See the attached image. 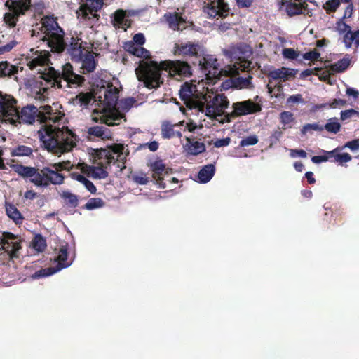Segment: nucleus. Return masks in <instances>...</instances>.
Here are the masks:
<instances>
[{
  "label": "nucleus",
  "mask_w": 359,
  "mask_h": 359,
  "mask_svg": "<svg viewBox=\"0 0 359 359\" xmlns=\"http://www.w3.org/2000/svg\"><path fill=\"white\" fill-rule=\"evenodd\" d=\"M16 100L10 95L0 96V116L6 122L13 125L17 123L32 124L36 117L44 125L39 131V136L44 147L52 154L60 156L69 152L76 146V135L67 127L53 126L58 123L64 116L59 111L57 104L53 106L45 105L38 109L34 105L24 107L20 111L15 107Z\"/></svg>",
  "instance_id": "nucleus-1"
},
{
  "label": "nucleus",
  "mask_w": 359,
  "mask_h": 359,
  "mask_svg": "<svg viewBox=\"0 0 359 359\" xmlns=\"http://www.w3.org/2000/svg\"><path fill=\"white\" fill-rule=\"evenodd\" d=\"M49 53L46 51H36L27 63L31 69H36L42 74L41 77L52 86L67 91L68 88H77L81 86L85 79L83 76L76 74L69 63L62 66L61 70L50 67L47 74H42V68L48 65Z\"/></svg>",
  "instance_id": "nucleus-2"
},
{
  "label": "nucleus",
  "mask_w": 359,
  "mask_h": 359,
  "mask_svg": "<svg viewBox=\"0 0 359 359\" xmlns=\"http://www.w3.org/2000/svg\"><path fill=\"white\" fill-rule=\"evenodd\" d=\"M223 54L232 60H236L233 64L228 65L223 69H219L217 60L210 55H202L198 60V65L208 74H224L225 76L235 75L238 73V69H248L250 67L252 62L247 58L251 55V50L248 46H231L228 48L222 50Z\"/></svg>",
  "instance_id": "nucleus-3"
},
{
  "label": "nucleus",
  "mask_w": 359,
  "mask_h": 359,
  "mask_svg": "<svg viewBox=\"0 0 359 359\" xmlns=\"http://www.w3.org/2000/svg\"><path fill=\"white\" fill-rule=\"evenodd\" d=\"M165 70L170 76H179L188 77L191 75L190 65L180 60H165L158 63L149 61L142 64V73H138L140 78L144 79V87L152 89L157 88L163 83L161 72Z\"/></svg>",
  "instance_id": "nucleus-4"
},
{
  "label": "nucleus",
  "mask_w": 359,
  "mask_h": 359,
  "mask_svg": "<svg viewBox=\"0 0 359 359\" xmlns=\"http://www.w3.org/2000/svg\"><path fill=\"white\" fill-rule=\"evenodd\" d=\"M118 90L112 85L102 86L99 90L97 102L99 108L94 110L104 124L111 126L118 125L123 119V115L115 107L118 99Z\"/></svg>",
  "instance_id": "nucleus-5"
},
{
  "label": "nucleus",
  "mask_w": 359,
  "mask_h": 359,
  "mask_svg": "<svg viewBox=\"0 0 359 359\" xmlns=\"http://www.w3.org/2000/svg\"><path fill=\"white\" fill-rule=\"evenodd\" d=\"M50 167H43L41 169L34 167L19 165L16 172L25 179L40 188H46L50 184L60 185L64 182V177L58 171L65 169L63 163H58Z\"/></svg>",
  "instance_id": "nucleus-6"
},
{
  "label": "nucleus",
  "mask_w": 359,
  "mask_h": 359,
  "mask_svg": "<svg viewBox=\"0 0 359 359\" xmlns=\"http://www.w3.org/2000/svg\"><path fill=\"white\" fill-rule=\"evenodd\" d=\"M34 34L37 31L36 36L46 42L51 51L60 53L64 50V32L53 17L46 16L42 18L41 27L32 30Z\"/></svg>",
  "instance_id": "nucleus-7"
},
{
  "label": "nucleus",
  "mask_w": 359,
  "mask_h": 359,
  "mask_svg": "<svg viewBox=\"0 0 359 359\" xmlns=\"http://www.w3.org/2000/svg\"><path fill=\"white\" fill-rule=\"evenodd\" d=\"M201 97V104L197 111L221 123V121H224L229 114L225 113L229 104L226 96L206 89L204 96Z\"/></svg>",
  "instance_id": "nucleus-8"
},
{
  "label": "nucleus",
  "mask_w": 359,
  "mask_h": 359,
  "mask_svg": "<svg viewBox=\"0 0 359 359\" xmlns=\"http://www.w3.org/2000/svg\"><path fill=\"white\" fill-rule=\"evenodd\" d=\"M128 155V149L122 144H116L111 148L100 149L95 151V161L104 162L106 165L114 162L118 163L121 170L125 168L124 162Z\"/></svg>",
  "instance_id": "nucleus-9"
},
{
  "label": "nucleus",
  "mask_w": 359,
  "mask_h": 359,
  "mask_svg": "<svg viewBox=\"0 0 359 359\" xmlns=\"http://www.w3.org/2000/svg\"><path fill=\"white\" fill-rule=\"evenodd\" d=\"M81 5L76 11L80 22L93 27L98 20V10L102 7V0H80Z\"/></svg>",
  "instance_id": "nucleus-10"
},
{
  "label": "nucleus",
  "mask_w": 359,
  "mask_h": 359,
  "mask_svg": "<svg viewBox=\"0 0 359 359\" xmlns=\"http://www.w3.org/2000/svg\"><path fill=\"white\" fill-rule=\"evenodd\" d=\"M259 96L257 95L255 100H247L233 103V111L229 113L224 121H221V123H229L235 117L247 116L261 111L262 105L257 102Z\"/></svg>",
  "instance_id": "nucleus-11"
},
{
  "label": "nucleus",
  "mask_w": 359,
  "mask_h": 359,
  "mask_svg": "<svg viewBox=\"0 0 359 359\" xmlns=\"http://www.w3.org/2000/svg\"><path fill=\"white\" fill-rule=\"evenodd\" d=\"M205 90H198L196 85L185 82L181 86L180 97L189 109H198L201 104V97L204 96Z\"/></svg>",
  "instance_id": "nucleus-12"
},
{
  "label": "nucleus",
  "mask_w": 359,
  "mask_h": 359,
  "mask_svg": "<svg viewBox=\"0 0 359 359\" xmlns=\"http://www.w3.org/2000/svg\"><path fill=\"white\" fill-rule=\"evenodd\" d=\"M6 6L8 7V13L4 16V22L10 27H14L18 17L25 13L30 6V0H7Z\"/></svg>",
  "instance_id": "nucleus-13"
},
{
  "label": "nucleus",
  "mask_w": 359,
  "mask_h": 359,
  "mask_svg": "<svg viewBox=\"0 0 359 359\" xmlns=\"http://www.w3.org/2000/svg\"><path fill=\"white\" fill-rule=\"evenodd\" d=\"M209 18H225L229 13V7L224 0H208L203 8Z\"/></svg>",
  "instance_id": "nucleus-14"
},
{
  "label": "nucleus",
  "mask_w": 359,
  "mask_h": 359,
  "mask_svg": "<svg viewBox=\"0 0 359 359\" xmlns=\"http://www.w3.org/2000/svg\"><path fill=\"white\" fill-rule=\"evenodd\" d=\"M204 53L203 46L198 43H182L175 46V54L178 55L200 58Z\"/></svg>",
  "instance_id": "nucleus-15"
},
{
  "label": "nucleus",
  "mask_w": 359,
  "mask_h": 359,
  "mask_svg": "<svg viewBox=\"0 0 359 359\" xmlns=\"http://www.w3.org/2000/svg\"><path fill=\"white\" fill-rule=\"evenodd\" d=\"M15 238L16 236L14 234L5 232L0 240L1 248L8 252L11 259L18 257V252L21 249V245L19 242L13 241Z\"/></svg>",
  "instance_id": "nucleus-16"
},
{
  "label": "nucleus",
  "mask_w": 359,
  "mask_h": 359,
  "mask_svg": "<svg viewBox=\"0 0 359 359\" xmlns=\"http://www.w3.org/2000/svg\"><path fill=\"white\" fill-rule=\"evenodd\" d=\"M252 68H253L252 62L250 67H249L248 69H242L241 68H240L238 69V73L237 74L230 76L231 78L229 79L226 80L223 83L224 88H228L230 87L235 88H239V89L251 88L252 87V83H251L252 76H250L247 78H243V77H236V76L239 74L240 71L241 72H245V71L248 72V71H250Z\"/></svg>",
  "instance_id": "nucleus-17"
},
{
  "label": "nucleus",
  "mask_w": 359,
  "mask_h": 359,
  "mask_svg": "<svg viewBox=\"0 0 359 359\" xmlns=\"http://www.w3.org/2000/svg\"><path fill=\"white\" fill-rule=\"evenodd\" d=\"M277 3L280 8L285 6V11L290 16L301 14L304 8L302 0H277Z\"/></svg>",
  "instance_id": "nucleus-18"
},
{
  "label": "nucleus",
  "mask_w": 359,
  "mask_h": 359,
  "mask_svg": "<svg viewBox=\"0 0 359 359\" xmlns=\"http://www.w3.org/2000/svg\"><path fill=\"white\" fill-rule=\"evenodd\" d=\"M151 168L153 172V177L156 180V184L159 188H165V183L162 180L163 176L168 173L165 164L162 161H156L151 165Z\"/></svg>",
  "instance_id": "nucleus-19"
},
{
  "label": "nucleus",
  "mask_w": 359,
  "mask_h": 359,
  "mask_svg": "<svg viewBox=\"0 0 359 359\" xmlns=\"http://www.w3.org/2000/svg\"><path fill=\"white\" fill-rule=\"evenodd\" d=\"M68 248L69 245L67 243H64L60 245L58 255L55 257V262L57 266H54L57 271L67 268L72 264V261H68Z\"/></svg>",
  "instance_id": "nucleus-20"
},
{
  "label": "nucleus",
  "mask_w": 359,
  "mask_h": 359,
  "mask_svg": "<svg viewBox=\"0 0 359 359\" xmlns=\"http://www.w3.org/2000/svg\"><path fill=\"white\" fill-rule=\"evenodd\" d=\"M186 140L184 149L188 154L196 156L205 150V146L203 142L196 141L190 137H187Z\"/></svg>",
  "instance_id": "nucleus-21"
},
{
  "label": "nucleus",
  "mask_w": 359,
  "mask_h": 359,
  "mask_svg": "<svg viewBox=\"0 0 359 359\" xmlns=\"http://www.w3.org/2000/svg\"><path fill=\"white\" fill-rule=\"evenodd\" d=\"M108 165L104 162H97V165H89L86 167V172L94 179H105L108 176V172L104 170Z\"/></svg>",
  "instance_id": "nucleus-22"
},
{
  "label": "nucleus",
  "mask_w": 359,
  "mask_h": 359,
  "mask_svg": "<svg viewBox=\"0 0 359 359\" xmlns=\"http://www.w3.org/2000/svg\"><path fill=\"white\" fill-rule=\"evenodd\" d=\"M133 55L142 58V60H140L139 62V66L135 69V74L137 79L142 82L143 86H144V79L140 78V76H139V74L137 73H140V72H142V66L143 63L152 61L150 58V53L147 49L142 47V46H139Z\"/></svg>",
  "instance_id": "nucleus-23"
},
{
  "label": "nucleus",
  "mask_w": 359,
  "mask_h": 359,
  "mask_svg": "<svg viewBox=\"0 0 359 359\" xmlns=\"http://www.w3.org/2000/svg\"><path fill=\"white\" fill-rule=\"evenodd\" d=\"M80 62H81V68L82 69V72L83 74L93 72L96 67L94 55L90 52L85 51Z\"/></svg>",
  "instance_id": "nucleus-24"
},
{
  "label": "nucleus",
  "mask_w": 359,
  "mask_h": 359,
  "mask_svg": "<svg viewBox=\"0 0 359 359\" xmlns=\"http://www.w3.org/2000/svg\"><path fill=\"white\" fill-rule=\"evenodd\" d=\"M295 73L296 72L294 69L283 67L280 69H276L273 71H271L269 76L273 80H287L290 78L294 76Z\"/></svg>",
  "instance_id": "nucleus-25"
},
{
  "label": "nucleus",
  "mask_w": 359,
  "mask_h": 359,
  "mask_svg": "<svg viewBox=\"0 0 359 359\" xmlns=\"http://www.w3.org/2000/svg\"><path fill=\"white\" fill-rule=\"evenodd\" d=\"M84 50L82 49L81 43L79 41H72L67 47V52L71 56L72 60L75 62H80L81 59L84 55Z\"/></svg>",
  "instance_id": "nucleus-26"
},
{
  "label": "nucleus",
  "mask_w": 359,
  "mask_h": 359,
  "mask_svg": "<svg viewBox=\"0 0 359 359\" xmlns=\"http://www.w3.org/2000/svg\"><path fill=\"white\" fill-rule=\"evenodd\" d=\"M93 100L97 101L90 93H80L72 99V102L74 106H79L83 109L86 108Z\"/></svg>",
  "instance_id": "nucleus-27"
},
{
  "label": "nucleus",
  "mask_w": 359,
  "mask_h": 359,
  "mask_svg": "<svg viewBox=\"0 0 359 359\" xmlns=\"http://www.w3.org/2000/svg\"><path fill=\"white\" fill-rule=\"evenodd\" d=\"M88 133L90 136L101 138L102 140L109 139L111 137V131L104 126H95L88 129Z\"/></svg>",
  "instance_id": "nucleus-28"
},
{
  "label": "nucleus",
  "mask_w": 359,
  "mask_h": 359,
  "mask_svg": "<svg viewBox=\"0 0 359 359\" xmlns=\"http://www.w3.org/2000/svg\"><path fill=\"white\" fill-rule=\"evenodd\" d=\"M215 167L213 164H208L203 166L198 174V182L200 183L208 182L214 176Z\"/></svg>",
  "instance_id": "nucleus-29"
},
{
  "label": "nucleus",
  "mask_w": 359,
  "mask_h": 359,
  "mask_svg": "<svg viewBox=\"0 0 359 359\" xmlns=\"http://www.w3.org/2000/svg\"><path fill=\"white\" fill-rule=\"evenodd\" d=\"M164 18L168 23L170 28L174 30L182 29V25L184 24V21L182 18L179 16L177 13H165Z\"/></svg>",
  "instance_id": "nucleus-30"
},
{
  "label": "nucleus",
  "mask_w": 359,
  "mask_h": 359,
  "mask_svg": "<svg viewBox=\"0 0 359 359\" xmlns=\"http://www.w3.org/2000/svg\"><path fill=\"white\" fill-rule=\"evenodd\" d=\"M18 71V67L11 65L7 61L0 62V77H11Z\"/></svg>",
  "instance_id": "nucleus-31"
},
{
  "label": "nucleus",
  "mask_w": 359,
  "mask_h": 359,
  "mask_svg": "<svg viewBox=\"0 0 359 359\" xmlns=\"http://www.w3.org/2000/svg\"><path fill=\"white\" fill-rule=\"evenodd\" d=\"M6 212L8 217L16 224H20L22 222L23 218L21 213L13 204L6 203Z\"/></svg>",
  "instance_id": "nucleus-32"
},
{
  "label": "nucleus",
  "mask_w": 359,
  "mask_h": 359,
  "mask_svg": "<svg viewBox=\"0 0 359 359\" xmlns=\"http://www.w3.org/2000/svg\"><path fill=\"white\" fill-rule=\"evenodd\" d=\"M341 150V148H336L335 149L330 151H323V152L326 153L329 156L334 157V161L339 163L340 164H343L344 163L349 162L351 160V156L348 153L343 154H337L335 152L337 151Z\"/></svg>",
  "instance_id": "nucleus-33"
},
{
  "label": "nucleus",
  "mask_w": 359,
  "mask_h": 359,
  "mask_svg": "<svg viewBox=\"0 0 359 359\" xmlns=\"http://www.w3.org/2000/svg\"><path fill=\"white\" fill-rule=\"evenodd\" d=\"M33 149L25 145H18L11 150L12 156H29L32 154Z\"/></svg>",
  "instance_id": "nucleus-34"
},
{
  "label": "nucleus",
  "mask_w": 359,
  "mask_h": 359,
  "mask_svg": "<svg viewBox=\"0 0 359 359\" xmlns=\"http://www.w3.org/2000/svg\"><path fill=\"white\" fill-rule=\"evenodd\" d=\"M135 102V100L133 97H128L121 100L118 103V107L116 108L121 113L123 114V118L125 117L124 113L128 111Z\"/></svg>",
  "instance_id": "nucleus-35"
},
{
  "label": "nucleus",
  "mask_w": 359,
  "mask_h": 359,
  "mask_svg": "<svg viewBox=\"0 0 359 359\" xmlns=\"http://www.w3.org/2000/svg\"><path fill=\"white\" fill-rule=\"evenodd\" d=\"M341 128V124L338 121L337 118H331L327 121V123L323 126V130L325 129L327 132L336 134Z\"/></svg>",
  "instance_id": "nucleus-36"
},
{
  "label": "nucleus",
  "mask_w": 359,
  "mask_h": 359,
  "mask_svg": "<svg viewBox=\"0 0 359 359\" xmlns=\"http://www.w3.org/2000/svg\"><path fill=\"white\" fill-rule=\"evenodd\" d=\"M174 126V125H172L168 122H163L161 126L162 137L165 139H170L175 137Z\"/></svg>",
  "instance_id": "nucleus-37"
},
{
  "label": "nucleus",
  "mask_w": 359,
  "mask_h": 359,
  "mask_svg": "<svg viewBox=\"0 0 359 359\" xmlns=\"http://www.w3.org/2000/svg\"><path fill=\"white\" fill-rule=\"evenodd\" d=\"M344 41L346 48H350L353 42L355 43L357 46H359V30L352 32H350V34H345L344 37Z\"/></svg>",
  "instance_id": "nucleus-38"
},
{
  "label": "nucleus",
  "mask_w": 359,
  "mask_h": 359,
  "mask_svg": "<svg viewBox=\"0 0 359 359\" xmlns=\"http://www.w3.org/2000/svg\"><path fill=\"white\" fill-rule=\"evenodd\" d=\"M61 197L65 200L66 204L75 208L78 205L77 196L68 191H64L61 194Z\"/></svg>",
  "instance_id": "nucleus-39"
},
{
  "label": "nucleus",
  "mask_w": 359,
  "mask_h": 359,
  "mask_svg": "<svg viewBox=\"0 0 359 359\" xmlns=\"http://www.w3.org/2000/svg\"><path fill=\"white\" fill-rule=\"evenodd\" d=\"M74 179L83 184L91 194H95L96 192L97 189L95 185L83 175L77 174L74 176Z\"/></svg>",
  "instance_id": "nucleus-40"
},
{
  "label": "nucleus",
  "mask_w": 359,
  "mask_h": 359,
  "mask_svg": "<svg viewBox=\"0 0 359 359\" xmlns=\"http://www.w3.org/2000/svg\"><path fill=\"white\" fill-rule=\"evenodd\" d=\"M58 272L57 270L55 269V268L53 267H49L46 269H42L37 271H36L32 275V279H38L43 277H47L49 276H51L55 273Z\"/></svg>",
  "instance_id": "nucleus-41"
},
{
  "label": "nucleus",
  "mask_w": 359,
  "mask_h": 359,
  "mask_svg": "<svg viewBox=\"0 0 359 359\" xmlns=\"http://www.w3.org/2000/svg\"><path fill=\"white\" fill-rule=\"evenodd\" d=\"M349 65L350 59L348 57H344L332 65V69L337 72H341L346 69Z\"/></svg>",
  "instance_id": "nucleus-42"
},
{
  "label": "nucleus",
  "mask_w": 359,
  "mask_h": 359,
  "mask_svg": "<svg viewBox=\"0 0 359 359\" xmlns=\"http://www.w3.org/2000/svg\"><path fill=\"white\" fill-rule=\"evenodd\" d=\"M104 205V201L99 198H90L85 205L86 209L92 210L94 209L100 208L103 207Z\"/></svg>",
  "instance_id": "nucleus-43"
},
{
  "label": "nucleus",
  "mask_w": 359,
  "mask_h": 359,
  "mask_svg": "<svg viewBox=\"0 0 359 359\" xmlns=\"http://www.w3.org/2000/svg\"><path fill=\"white\" fill-rule=\"evenodd\" d=\"M311 130L322 131L323 130V126L319 125L317 123H307L302 127L301 133L302 135H306L307 133Z\"/></svg>",
  "instance_id": "nucleus-44"
},
{
  "label": "nucleus",
  "mask_w": 359,
  "mask_h": 359,
  "mask_svg": "<svg viewBox=\"0 0 359 359\" xmlns=\"http://www.w3.org/2000/svg\"><path fill=\"white\" fill-rule=\"evenodd\" d=\"M32 245L36 250L41 252L46 248V243L43 237L39 235L35 237Z\"/></svg>",
  "instance_id": "nucleus-45"
},
{
  "label": "nucleus",
  "mask_w": 359,
  "mask_h": 359,
  "mask_svg": "<svg viewBox=\"0 0 359 359\" xmlns=\"http://www.w3.org/2000/svg\"><path fill=\"white\" fill-rule=\"evenodd\" d=\"M336 29L339 34H350L351 30V27L343 21V19L339 20L337 22Z\"/></svg>",
  "instance_id": "nucleus-46"
},
{
  "label": "nucleus",
  "mask_w": 359,
  "mask_h": 359,
  "mask_svg": "<svg viewBox=\"0 0 359 359\" xmlns=\"http://www.w3.org/2000/svg\"><path fill=\"white\" fill-rule=\"evenodd\" d=\"M282 55L283 57L285 59L295 60L297 59V57L299 55V52L296 51L292 48H286L283 50Z\"/></svg>",
  "instance_id": "nucleus-47"
},
{
  "label": "nucleus",
  "mask_w": 359,
  "mask_h": 359,
  "mask_svg": "<svg viewBox=\"0 0 359 359\" xmlns=\"http://www.w3.org/2000/svg\"><path fill=\"white\" fill-rule=\"evenodd\" d=\"M258 137L255 135L248 136L240 142V146L248 147L255 145L258 142Z\"/></svg>",
  "instance_id": "nucleus-48"
},
{
  "label": "nucleus",
  "mask_w": 359,
  "mask_h": 359,
  "mask_svg": "<svg viewBox=\"0 0 359 359\" xmlns=\"http://www.w3.org/2000/svg\"><path fill=\"white\" fill-rule=\"evenodd\" d=\"M281 123L286 126L294 121L293 114L290 111H283L280 114Z\"/></svg>",
  "instance_id": "nucleus-49"
},
{
  "label": "nucleus",
  "mask_w": 359,
  "mask_h": 359,
  "mask_svg": "<svg viewBox=\"0 0 359 359\" xmlns=\"http://www.w3.org/2000/svg\"><path fill=\"white\" fill-rule=\"evenodd\" d=\"M348 148L352 151H356L359 150V140H353L352 141L347 142L342 147L341 149Z\"/></svg>",
  "instance_id": "nucleus-50"
},
{
  "label": "nucleus",
  "mask_w": 359,
  "mask_h": 359,
  "mask_svg": "<svg viewBox=\"0 0 359 359\" xmlns=\"http://www.w3.org/2000/svg\"><path fill=\"white\" fill-rule=\"evenodd\" d=\"M340 5V0H328L325 4V8L331 12H334Z\"/></svg>",
  "instance_id": "nucleus-51"
},
{
  "label": "nucleus",
  "mask_w": 359,
  "mask_h": 359,
  "mask_svg": "<svg viewBox=\"0 0 359 359\" xmlns=\"http://www.w3.org/2000/svg\"><path fill=\"white\" fill-rule=\"evenodd\" d=\"M320 57V54L316 50L309 51L303 55V58L306 60L314 61L318 60Z\"/></svg>",
  "instance_id": "nucleus-52"
},
{
  "label": "nucleus",
  "mask_w": 359,
  "mask_h": 359,
  "mask_svg": "<svg viewBox=\"0 0 359 359\" xmlns=\"http://www.w3.org/2000/svg\"><path fill=\"white\" fill-rule=\"evenodd\" d=\"M354 115H359V112L354 109H348L341 111V119L344 121L351 118Z\"/></svg>",
  "instance_id": "nucleus-53"
},
{
  "label": "nucleus",
  "mask_w": 359,
  "mask_h": 359,
  "mask_svg": "<svg viewBox=\"0 0 359 359\" xmlns=\"http://www.w3.org/2000/svg\"><path fill=\"white\" fill-rule=\"evenodd\" d=\"M138 46L135 43L128 41L124 43L123 48L127 52L134 55Z\"/></svg>",
  "instance_id": "nucleus-54"
},
{
  "label": "nucleus",
  "mask_w": 359,
  "mask_h": 359,
  "mask_svg": "<svg viewBox=\"0 0 359 359\" xmlns=\"http://www.w3.org/2000/svg\"><path fill=\"white\" fill-rule=\"evenodd\" d=\"M283 135V133L280 130H275L270 137V142L271 147L272 144H276Z\"/></svg>",
  "instance_id": "nucleus-55"
},
{
  "label": "nucleus",
  "mask_w": 359,
  "mask_h": 359,
  "mask_svg": "<svg viewBox=\"0 0 359 359\" xmlns=\"http://www.w3.org/2000/svg\"><path fill=\"white\" fill-rule=\"evenodd\" d=\"M290 156L292 158L301 157L306 158L307 156L306 152L302 149H290Z\"/></svg>",
  "instance_id": "nucleus-56"
},
{
  "label": "nucleus",
  "mask_w": 359,
  "mask_h": 359,
  "mask_svg": "<svg viewBox=\"0 0 359 359\" xmlns=\"http://www.w3.org/2000/svg\"><path fill=\"white\" fill-rule=\"evenodd\" d=\"M304 100L300 94L292 95L287 99V103H303Z\"/></svg>",
  "instance_id": "nucleus-57"
},
{
  "label": "nucleus",
  "mask_w": 359,
  "mask_h": 359,
  "mask_svg": "<svg viewBox=\"0 0 359 359\" xmlns=\"http://www.w3.org/2000/svg\"><path fill=\"white\" fill-rule=\"evenodd\" d=\"M231 140L229 137L218 139L214 142V146L217 148L226 147L229 144Z\"/></svg>",
  "instance_id": "nucleus-58"
},
{
  "label": "nucleus",
  "mask_w": 359,
  "mask_h": 359,
  "mask_svg": "<svg viewBox=\"0 0 359 359\" xmlns=\"http://www.w3.org/2000/svg\"><path fill=\"white\" fill-rule=\"evenodd\" d=\"M131 41L135 43L137 46H142L145 43V38L143 34L138 33L134 35Z\"/></svg>",
  "instance_id": "nucleus-59"
},
{
  "label": "nucleus",
  "mask_w": 359,
  "mask_h": 359,
  "mask_svg": "<svg viewBox=\"0 0 359 359\" xmlns=\"http://www.w3.org/2000/svg\"><path fill=\"white\" fill-rule=\"evenodd\" d=\"M17 42L15 40L9 41L7 44L0 46V52L1 53L10 51L15 45Z\"/></svg>",
  "instance_id": "nucleus-60"
},
{
  "label": "nucleus",
  "mask_w": 359,
  "mask_h": 359,
  "mask_svg": "<svg viewBox=\"0 0 359 359\" xmlns=\"http://www.w3.org/2000/svg\"><path fill=\"white\" fill-rule=\"evenodd\" d=\"M126 14L122 10L116 11L114 13V20L118 24L123 23Z\"/></svg>",
  "instance_id": "nucleus-61"
},
{
  "label": "nucleus",
  "mask_w": 359,
  "mask_h": 359,
  "mask_svg": "<svg viewBox=\"0 0 359 359\" xmlns=\"http://www.w3.org/2000/svg\"><path fill=\"white\" fill-rule=\"evenodd\" d=\"M328 156H314L311 158V161L313 163L318 164L323 162L328 161Z\"/></svg>",
  "instance_id": "nucleus-62"
},
{
  "label": "nucleus",
  "mask_w": 359,
  "mask_h": 359,
  "mask_svg": "<svg viewBox=\"0 0 359 359\" xmlns=\"http://www.w3.org/2000/svg\"><path fill=\"white\" fill-rule=\"evenodd\" d=\"M133 180L137 184L141 185L147 184L149 182V179L145 176H135Z\"/></svg>",
  "instance_id": "nucleus-63"
},
{
  "label": "nucleus",
  "mask_w": 359,
  "mask_h": 359,
  "mask_svg": "<svg viewBox=\"0 0 359 359\" xmlns=\"http://www.w3.org/2000/svg\"><path fill=\"white\" fill-rule=\"evenodd\" d=\"M253 0H236L238 7L248 8L250 7L252 4Z\"/></svg>",
  "instance_id": "nucleus-64"
}]
</instances>
